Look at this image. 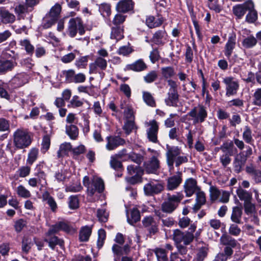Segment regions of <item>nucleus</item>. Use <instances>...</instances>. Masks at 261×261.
I'll use <instances>...</instances> for the list:
<instances>
[{"mask_svg":"<svg viewBox=\"0 0 261 261\" xmlns=\"http://www.w3.org/2000/svg\"><path fill=\"white\" fill-rule=\"evenodd\" d=\"M118 156L114 155L111 157L110 164L111 167L115 170H119L122 168V165L121 163L118 160Z\"/></svg>","mask_w":261,"mask_h":261,"instance_id":"680f3d73","label":"nucleus"},{"mask_svg":"<svg viewBox=\"0 0 261 261\" xmlns=\"http://www.w3.org/2000/svg\"><path fill=\"white\" fill-rule=\"evenodd\" d=\"M237 194L241 200L244 201V203L250 201L252 198L251 193L242 188L237 190Z\"/></svg>","mask_w":261,"mask_h":261,"instance_id":"e433bc0d","label":"nucleus"},{"mask_svg":"<svg viewBox=\"0 0 261 261\" xmlns=\"http://www.w3.org/2000/svg\"><path fill=\"white\" fill-rule=\"evenodd\" d=\"M97 217L101 222H106L108 220L109 214L104 208L98 209Z\"/></svg>","mask_w":261,"mask_h":261,"instance_id":"052dcab7","label":"nucleus"},{"mask_svg":"<svg viewBox=\"0 0 261 261\" xmlns=\"http://www.w3.org/2000/svg\"><path fill=\"white\" fill-rule=\"evenodd\" d=\"M182 174L178 171L176 174L169 177L167 179L166 188L169 191L176 189L182 182Z\"/></svg>","mask_w":261,"mask_h":261,"instance_id":"f8f14e48","label":"nucleus"},{"mask_svg":"<svg viewBox=\"0 0 261 261\" xmlns=\"http://www.w3.org/2000/svg\"><path fill=\"white\" fill-rule=\"evenodd\" d=\"M159 153L155 152L150 160L147 163H145V169L148 173H154L160 167L159 157Z\"/></svg>","mask_w":261,"mask_h":261,"instance_id":"2eb2a0df","label":"nucleus"},{"mask_svg":"<svg viewBox=\"0 0 261 261\" xmlns=\"http://www.w3.org/2000/svg\"><path fill=\"white\" fill-rule=\"evenodd\" d=\"M135 128H137L134 120H127L123 126V129L127 135L129 134Z\"/></svg>","mask_w":261,"mask_h":261,"instance_id":"4d7b16f0","label":"nucleus"},{"mask_svg":"<svg viewBox=\"0 0 261 261\" xmlns=\"http://www.w3.org/2000/svg\"><path fill=\"white\" fill-rule=\"evenodd\" d=\"M194 235L190 232H182L179 229L174 231L173 239L176 244H181L183 242L185 245L190 244L194 239Z\"/></svg>","mask_w":261,"mask_h":261,"instance_id":"1a4fd4ad","label":"nucleus"},{"mask_svg":"<svg viewBox=\"0 0 261 261\" xmlns=\"http://www.w3.org/2000/svg\"><path fill=\"white\" fill-rule=\"evenodd\" d=\"M188 115L192 118L194 123L204 122L207 115L205 107L200 105L192 109Z\"/></svg>","mask_w":261,"mask_h":261,"instance_id":"0eeeda50","label":"nucleus"},{"mask_svg":"<svg viewBox=\"0 0 261 261\" xmlns=\"http://www.w3.org/2000/svg\"><path fill=\"white\" fill-rule=\"evenodd\" d=\"M123 37V29L120 26L115 27L112 28L111 39L116 40L117 42Z\"/></svg>","mask_w":261,"mask_h":261,"instance_id":"473e14b6","label":"nucleus"},{"mask_svg":"<svg viewBox=\"0 0 261 261\" xmlns=\"http://www.w3.org/2000/svg\"><path fill=\"white\" fill-rule=\"evenodd\" d=\"M61 5L56 4L50 9L48 15L57 20L61 11Z\"/></svg>","mask_w":261,"mask_h":261,"instance_id":"09e8293b","label":"nucleus"},{"mask_svg":"<svg viewBox=\"0 0 261 261\" xmlns=\"http://www.w3.org/2000/svg\"><path fill=\"white\" fill-rule=\"evenodd\" d=\"M91 233V228L87 226L83 227L80 232L79 239L81 241L85 242L88 240Z\"/></svg>","mask_w":261,"mask_h":261,"instance_id":"58836bf2","label":"nucleus"},{"mask_svg":"<svg viewBox=\"0 0 261 261\" xmlns=\"http://www.w3.org/2000/svg\"><path fill=\"white\" fill-rule=\"evenodd\" d=\"M35 97L32 95L27 96L25 98H22L20 100V104L23 109H29L32 106L35 105L34 100Z\"/></svg>","mask_w":261,"mask_h":261,"instance_id":"f704fd0d","label":"nucleus"},{"mask_svg":"<svg viewBox=\"0 0 261 261\" xmlns=\"http://www.w3.org/2000/svg\"><path fill=\"white\" fill-rule=\"evenodd\" d=\"M83 184L87 188L88 195L90 196H93L97 193L99 194L104 190L103 180L97 177L94 178L90 183L89 177L85 176L83 178Z\"/></svg>","mask_w":261,"mask_h":261,"instance_id":"39448f33","label":"nucleus"},{"mask_svg":"<svg viewBox=\"0 0 261 261\" xmlns=\"http://www.w3.org/2000/svg\"><path fill=\"white\" fill-rule=\"evenodd\" d=\"M161 70L162 75L165 79L171 78L175 74L173 68L170 66L163 67Z\"/></svg>","mask_w":261,"mask_h":261,"instance_id":"864d4df0","label":"nucleus"},{"mask_svg":"<svg viewBox=\"0 0 261 261\" xmlns=\"http://www.w3.org/2000/svg\"><path fill=\"white\" fill-rule=\"evenodd\" d=\"M154 252L158 261H168L167 253L164 249L156 248Z\"/></svg>","mask_w":261,"mask_h":261,"instance_id":"5fc2aeb1","label":"nucleus"},{"mask_svg":"<svg viewBox=\"0 0 261 261\" xmlns=\"http://www.w3.org/2000/svg\"><path fill=\"white\" fill-rule=\"evenodd\" d=\"M99 11L104 17H109L111 14V6L109 4L106 3L100 5L99 7Z\"/></svg>","mask_w":261,"mask_h":261,"instance_id":"3c124183","label":"nucleus"},{"mask_svg":"<svg viewBox=\"0 0 261 261\" xmlns=\"http://www.w3.org/2000/svg\"><path fill=\"white\" fill-rule=\"evenodd\" d=\"M13 143L17 149L28 147L32 143L30 133L23 128H18L13 134Z\"/></svg>","mask_w":261,"mask_h":261,"instance_id":"7ed1b4c3","label":"nucleus"},{"mask_svg":"<svg viewBox=\"0 0 261 261\" xmlns=\"http://www.w3.org/2000/svg\"><path fill=\"white\" fill-rule=\"evenodd\" d=\"M29 76L26 73L21 72L16 74L12 79L11 83L15 87H20L29 82Z\"/></svg>","mask_w":261,"mask_h":261,"instance_id":"aec40b11","label":"nucleus"},{"mask_svg":"<svg viewBox=\"0 0 261 261\" xmlns=\"http://www.w3.org/2000/svg\"><path fill=\"white\" fill-rule=\"evenodd\" d=\"M133 8V4L131 0H122L119 2L116 7L119 13H126Z\"/></svg>","mask_w":261,"mask_h":261,"instance_id":"412c9836","label":"nucleus"},{"mask_svg":"<svg viewBox=\"0 0 261 261\" xmlns=\"http://www.w3.org/2000/svg\"><path fill=\"white\" fill-rule=\"evenodd\" d=\"M256 43V39L253 36L250 35L243 40L242 45L244 47L249 48L255 46Z\"/></svg>","mask_w":261,"mask_h":261,"instance_id":"c03bdc74","label":"nucleus"},{"mask_svg":"<svg viewBox=\"0 0 261 261\" xmlns=\"http://www.w3.org/2000/svg\"><path fill=\"white\" fill-rule=\"evenodd\" d=\"M69 207L70 209L75 210L79 206V200L77 196H71L69 198Z\"/></svg>","mask_w":261,"mask_h":261,"instance_id":"69168bd1","label":"nucleus"},{"mask_svg":"<svg viewBox=\"0 0 261 261\" xmlns=\"http://www.w3.org/2000/svg\"><path fill=\"white\" fill-rule=\"evenodd\" d=\"M0 17L3 22L5 23H12L15 20V16L5 10H0Z\"/></svg>","mask_w":261,"mask_h":261,"instance_id":"c85d7f7f","label":"nucleus"},{"mask_svg":"<svg viewBox=\"0 0 261 261\" xmlns=\"http://www.w3.org/2000/svg\"><path fill=\"white\" fill-rule=\"evenodd\" d=\"M163 190V184L155 180L150 181L144 186L145 194L148 196L158 194L161 193Z\"/></svg>","mask_w":261,"mask_h":261,"instance_id":"9b49d317","label":"nucleus"},{"mask_svg":"<svg viewBox=\"0 0 261 261\" xmlns=\"http://www.w3.org/2000/svg\"><path fill=\"white\" fill-rule=\"evenodd\" d=\"M128 173L132 177L127 178V180L132 183L135 184L143 174L142 169L139 166L133 165H128L127 168Z\"/></svg>","mask_w":261,"mask_h":261,"instance_id":"dca6fc26","label":"nucleus"},{"mask_svg":"<svg viewBox=\"0 0 261 261\" xmlns=\"http://www.w3.org/2000/svg\"><path fill=\"white\" fill-rule=\"evenodd\" d=\"M233 147V144L232 142H226L223 143L220 146V149L223 152V154L228 153L232 154Z\"/></svg>","mask_w":261,"mask_h":261,"instance_id":"603ef678","label":"nucleus"},{"mask_svg":"<svg viewBox=\"0 0 261 261\" xmlns=\"http://www.w3.org/2000/svg\"><path fill=\"white\" fill-rule=\"evenodd\" d=\"M142 224L151 235L155 234L158 231L156 222L151 216L144 218L142 220Z\"/></svg>","mask_w":261,"mask_h":261,"instance_id":"6ab92c4d","label":"nucleus"},{"mask_svg":"<svg viewBox=\"0 0 261 261\" xmlns=\"http://www.w3.org/2000/svg\"><path fill=\"white\" fill-rule=\"evenodd\" d=\"M114 256V261H119V259L123 253L122 247L117 244H114L112 248Z\"/></svg>","mask_w":261,"mask_h":261,"instance_id":"8fccbe9b","label":"nucleus"},{"mask_svg":"<svg viewBox=\"0 0 261 261\" xmlns=\"http://www.w3.org/2000/svg\"><path fill=\"white\" fill-rule=\"evenodd\" d=\"M76 53H79V51L75 49L73 52L63 56L61 59V61L64 63H68L72 62L75 58Z\"/></svg>","mask_w":261,"mask_h":261,"instance_id":"bf43d9fd","label":"nucleus"},{"mask_svg":"<svg viewBox=\"0 0 261 261\" xmlns=\"http://www.w3.org/2000/svg\"><path fill=\"white\" fill-rule=\"evenodd\" d=\"M18 196L23 198H29L31 196V192L23 185H19L16 189Z\"/></svg>","mask_w":261,"mask_h":261,"instance_id":"a19ab883","label":"nucleus"},{"mask_svg":"<svg viewBox=\"0 0 261 261\" xmlns=\"http://www.w3.org/2000/svg\"><path fill=\"white\" fill-rule=\"evenodd\" d=\"M221 190H219L216 187L211 186L210 188V197L212 201L218 200L220 196Z\"/></svg>","mask_w":261,"mask_h":261,"instance_id":"13d9d810","label":"nucleus"},{"mask_svg":"<svg viewBox=\"0 0 261 261\" xmlns=\"http://www.w3.org/2000/svg\"><path fill=\"white\" fill-rule=\"evenodd\" d=\"M246 158L237 155L233 162L235 170L239 172L246 162Z\"/></svg>","mask_w":261,"mask_h":261,"instance_id":"49530a36","label":"nucleus"},{"mask_svg":"<svg viewBox=\"0 0 261 261\" xmlns=\"http://www.w3.org/2000/svg\"><path fill=\"white\" fill-rule=\"evenodd\" d=\"M145 125L147 127L146 134L148 139L152 143H157L159 123L155 120H151L148 122H145Z\"/></svg>","mask_w":261,"mask_h":261,"instance_id":"6e6552de","label":"nucleus"},{"mask_svg":"<svg viewBox=\"0 0 261 261\" xmlns=\"http://www.w3.org/2000/svg\"><path fill=\"white\" fill-rule=\"evenodd\" d=\"M39 154V150L36 148H32L28 153L27 163L32 165L37 159Z\"/></svg>","mask_w":261,"mask_h":261,"instance_id":"4c0bfd02","label":"nucleus"},{"mask_svg":"<svg viewBox=\"0 0 261 261\" xmlns=\"http://www.w3.org/2000/svg\"><path fill=\"white\" fill-rule=\"evenodd\" d=\"M178 101L177 92H168L167 97L165 99V102L168 106L176 107Z\"/></svg>","mask_w":261,"mask_h":261,"instance_id":"b1692460","label":"nucleus"},{"mask_svg":"<svg viewBox=\"0 0 261 261\" xmlns=\"http://www.w3.org/2000/svg\"><path fill=\"white\" fill-rule=\"evenodd\" d=\"M19 44L25 49L29 55H32L34 51V47L30 41L27 39H22L19 41Z\"/></svg>","mask_w":261,"mask_h":261,"instance_id":"ea45409f","label":"nucleus"},{"mask_svg":"<svg viewBox=\"0 0 261 261\" xmlns=\"http://www.w3.org/2000/svg\"><path fill=\"white\" fill-rule=\"evenodd\" d=\"M75 71L73 69L65 70L61 71L60 76L64 77L67 83H72Z\"/></svg>","mask_w":261,"mask_h":261,"instance_id":"37998d69","label":"nucleus"},{"mask_svg":"<svg viewBox=\"0 0 261 261\" xmlns=\"http://www.w3.org/2000/svg\"><path fill=\"white\" fill-rule=\"evenodd\" d=\"M166 157L170 172L173 170L174 164L176 167H178L181 164L187 163L188 161L187 155L182 153L181 149L177 146L167 145Z\"/></svg>","mask_w":261,"mask_h":261,"instance_id":"f257e3e1","label":"nucleus"},{"mask_svg":"<svg viewBox=\"0 0 261 261\" xmlns=\"http://www.w3.org/2000/svg\"><path fill=\"white\" fill-rule=\"evenodd\" d=\"M43 200L45 201L49 206L53 212H55L57 208V203L54 198L51 196L49 193L46 191L42 194Z\"/></svg>","mask_w":261,"mask_h":261,"instance_id":"bb28decb","label":"nucleus"},{"mask_svg":"<svg viewBox=\"0 0 261 261\" xmlns=\"http://www.w3.org/2000/svg\"><path fill=\"white\" fill-rule=\"evenodd\" d=\"M106 140L107 143L106 147L108 150H114L119 146L123 145L125 143V140L119 136H108Z\"/></svg>","mask_w":261,"mask_h":261,"instance_id":"a211bd4d","label":"nucleus"},{"mask_svg":"<svg viewBox=\"0 0 261 261\" xmlns=\"http://www.w3.org/2000/svg\"><path fill=\"white\" fill-rule=\"evenodd\" d=\"M222 83L225 86L226 96L230 97L237 94L239 88V84L234 77L231 76H225L223 78Z\"/></svg>","mask_w":261,"mask_h":261,"instance_id":"423d86ee","label":"nucleus"},{"mask_svg":"<svg viewBox=\"0 0 261 261\" xmlns=\"http://www.w3.org/2000/svg\"><path fill=\"white\" fill-rule=\"evenodd\" d=\"M71 149V145L70 143L64 142L61 144L57 152V156L59 158L66 155Z\"/></svg>","mask_w":261,"mask_h":261,"instance_id":"c9c22d12","label":"nucleus"},{"mask_svg":"<svg viewBox=\"0 0 261 261\" xmlns=\"http://www.w3.org/2000/svg\"><path fill=\"white\" fill-rule=\"evenodd\" d=\"M16 65V63L14 61L8 59H1L0 74H3L12 70Z\"/></svg>","mask_w":261,"mask_h":261,"instance_id":"4be33fe9","label":"nucleus"},{"mask_svg":"<svg viewBox=\"0 0 261 261\" xmlns=\"http://www.w3.org/2000/svg\"><path fill=\"white\" fill-rule=\"evenodd\" d=\"M184 198V196L181 192H177L172 195L168 194L167 199L161 205L162 211L168 214L173 213Z\"/></svg>","mask_w":261,"mask_h":261,"instance_id":"20e7f679","label":"nucleus"},{"mask_svg":"<svg viewBox=\"0 0 261 261\" xmlns=\"http://www.w3.org/2000/svg\"><path fill=\"white\" fill-rule=\"evenodd\" d=\"M163 22V18L160 17L155 19L152 16H148L146 19V24L149 28H154L160 26Z\"/></svg>","mask_w":261,"mask_h":261,"instance_id":"cd10ccee","label":"nucleus"},{"mask_svg":"<svg viewBox=\"0 0 261 261\" xmlns=\"http://www.w3.org/2000/svg\"><path fill=\"white\" fill-rule=\"evenodd\" d=\"M61 230L69 231L70 227L66 223L60 222L51 226L45 234L44 240L48 243L49 247L52 249H54L56 245H59L61 247L63 245V241L54 236L55 233Z\"/></svg>","mask_w":261,"mask_h":261,"instance_id":"f03ea898","label":"nucleus"},{"mask_svg":"<svg viewBox=\"0 0 261 261\" xmlns=\"http://www.w3.org/2000/svg\"><path fill=\"white\" fill-rule=\"evenodd\" d=\"M146 68V66L145 64L141 60H139L135 63L128 65L126 66L127 69L137 72L144 70Z\"/></svg>","mask_w":261,"mask_h":261,"instance_id":"2f4dec72","label":"nucleus"},{"mask_svg":"<svg viewBox=\"0 0 261 261\" xmlns=\"http://www.w3.org/2000/svg\"><path fill=\"white\" fill-rule=\"evenodd\" d=\"M107 67V61L101 57L97 58L93 63L89 64V73H96L98 69L104 70Z\"/></svg>","mask_w":261,"mask_h":261,"instance_id":"f3484780","label":"nucleus"},{"mask_svg":"<svg viewBox=\"0 0 261 261\" xmlns=\"http://www.w3.org/2000/svg\"><path fill=\"white\" fill-rule=\"evenodd\" d=\"M126 216L127 222L131 225H133L140 220V212L136 208L131 210L130 213L126 211Z\"/></svg>","mask_w":261,"mask_h":261,"instance_id":"393cba45","label":"nucleus"},{"mask_svg":"<svg viewBox=\"0 0 261 261\" xmlns=\"http://www.w3.org/2000/svg\"><path fill=\"white\" fill-rule=\"evenodd\" d=\"M243 139L248 144H252L253 142L252 130L248 126H246L244 128Z\"/></svg>","mask_w":261,"mask_h":261,"instance_id":"79ce46f5","label":"nucleus"},{"mask_svg":"<svg viewBox=\"0 0 261 261\" xmlns=\"http://www.w3.org/2000/svg\"><path fill=\"white\" fill-rule=\"evenodd\" d=\"M129 159L133 162L140 165L143 161V156L140 154H137L134 152H132L128 155Z\"/></svg>","mask_w":261,"mask_h":261,"instance_id":"774afa93","label":"nucleus"},{"mask_svg":"<svg viewBox=\"0 0 261 261\" xmlns=\"http://www.w3.org/2000/svg\"><path fill=\"white\" fill-rule=\"evenodd\" d=\"M242 210L241 207L239 206H235L233 207L230 218L231 220L236 224H241L242 223Z\"/></svg>","mask_w":261,"mask_h":261,"instance_id":"c756f323","label":"nucleus"},{"mask_svg":"<svg viewBox=\"0 0 261 261\" xmlns=\"http://www.w3.org/2000/svg\"><path fill=\"white\" fill-rule=\"evenodd\" d=\"M50 145V137L48 135H44L41 143V151L45 152L49 148Z\"/></svg>","mask_w":261,"mask_h":261,"instance_id":"6e6d98bb","label":"nucleus"},{"mask_svg":"<svg viewBox=\"0 0 261 261\" xmlns=\"http://www.w3.org/2000/svg\"><path fill=\"white\" fill-rule=\"evenodd\" d=\"M68 31L69 35L71 37H74L77 31L80 35H83L85 33V30L82 20L78 17L70 19L69 21Z\"/></svg>","mask_w":261,"mask_h":261,"instance_id":"9d476101","label":"nucleus"},{"mask_svg":"<svg viewBox=\"0 0 261 261\" xmlns=\"http://www.w3.org/2000/svg\"><path fill=\"white\" fill-rule=\"evenodd\" d=\"M83 104V102L80 99L78 96L74 95L72 97V99L70 101L69 104L68 105L69 108H77L81 107Z\"/></svg>","mask_w":261,"mask_h":261,"instance_id":"0e129e2a","label":"nucleus"},{"mask_svg":"<svg viewBox=\"0 0 261 261\" xmlns=\"http://www.w3.org/2000/svg\"><path fill=\"white\" fill-rule=\"evenodd\" d=\"M236 36L234 34H231L225 46L224 54L227 58H229L235 47Z\"/></svg>","mask_w":261,"mask_h":261,"instance_id":"5701e85b","label":"nucleus"},{"mask_svg":"<svg viewBox=\"0 0 261 261\" xmlns=\"http://www.w3.org/2000/svg\"><path fill=\"white\" fill-rule=\"evenodd\" d=\"M254 8V4L251 1H248L243 4L237 5L233 7L234 14L239 18H241L247 10H250Z\"/></svg>","mask_w":261,"mask_h":261,"instance_id":"ddd939ff","label":"nucleus"},{"mask_svg":"<svg viewBox=\"0 0 261 261\" xmlns=\"http://www.w3.org/2000/svg\"><path fill=\"white\" fill-rule=\"evenodd\" d=\"M200 188L197 186L196 180L192 178L187 179L184 183V190L186 196L188 197L192 196Z\"/></svg>","mask_w":261,"mask_h":261,"instance_id":"4468645a","label":"nucleus"},{"mask_svg":"<svg viewBox=\"0 0 261 261\" xmlns=\"http://www.w3.org/2000/svg\"><path fill=\"white\" fill-rule=\"evenodd\" d=\"M220 241L222 244L224 245H230L232 247H234L237 245L236 241L233 239L231 237L224 234L220 238Z\"/></svg>","mask_w":261,"mask_h":261,"instance_id":"a18cd8bd","label":"nucleus"},{"mask_svg":"<svg viewBox=\"0 0 261 261\" xmlns=\"http://www.w3.org/2000/svg\"><path fill=\"white\" fill-rule=\"evenodd\" d=\"M88 60V56L82 57L75 61V65L78 68H85Z\"/></svg>","mask_w":261,"mask_h":261,"instance_id":"338daca9","label":"nucleus"},{"mask_svg":"<svg viewBox=\"0 0 261 261\" xmlns=\"http://www.w3.org/2000/svg\"><path fill=\"white\" fill-rule=\"evenodd\" d=\"M233 253V250L229 247H226L224 249V252L218 253L215 257L214 261H226Z\"/></svg>","mask_w":261,"mask_h":261,"instance_id":"a878e982","label":"nucleus"},{"mask_svg":"<svg viewBox=\"0 0 261 261\" xmlns=\"http://www.w3.org/2000/svg\"><path fill=\"white\" fill-rule=\"evenodd\" d=\"M57 20L48 16V15L43 19L42 27L44 29L51 27Z\"/></svg>","mask_w":261,"mask_h":261,"instance_id":"e2e57ef3","label":"nucleus"},{"mask_svg":"<svg viewBox=\"0 0 261 261\" xmlns=\"http://www.w3.org/2000/svg\"><path fill=\"white\" fill-rule=\"evenodd\" d=\"M66 133L70 139L75 140L79 135V130L76 125L69 124L66 126Z\"/></svg>","mask_w":261,"mask_h":261,"instance_id":"72a5a7b5","label":"nucleus"},{"mask_svg":"<svg viewBox=\"0 0 261 261\" xmlns=\"http://www.w3.org/2000/svg\"><path fill=\"white\" fill-rule=\"evenodd\" d=\"M167 33L165 30H160L157 31L153 35V41L157 44H163L164 40H166Z\"/></svg>","mask_w":261,"mask_h":261,"instance_id":"7c9ffc66","label":"nucleus"},{"mask_svg":"<svg viewBox=\"0 0 261 261\" xmlns=\"http://www.w3.org/2000/svg\"><path fill=\"white\" fill-rule=\"evenodd\" d=\"M143 98L144 101L149 106L152 107H155V101L150 93L148 92H143Z\"/></svg>","mask_w":261,"mask_h":261,"instance_id":"de8ad7c7","label":"nucleus"}]
</instances>
